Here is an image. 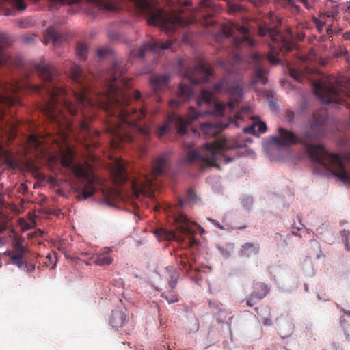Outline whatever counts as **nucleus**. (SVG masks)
<instances>
[{
	"instance_id": "09e8293b",
	"label": "nucleus",
	"mask_w": 350,
	"mask_h": 350,
	"mask_svg": "<svg viewBox=\"0 0 350 350\" xmlns=\"http://www.w3.org/2000/svg\"><path fill=\"white\" fill-rule=\"evenodd\" d=\"M165 298L170 304L177 302L179 300L178 296L175 294H169L168 295H165Z\"/></svg>"
},
{
	"instance_id": "6ab92c4d",
	"label": "nucleus",
	"mask_w": 350,
	"mask_h": 350,
	"mask_svg": "<svg viewBox=\"0 0 350 350\" xmlns=\"http://www.w3.org/2000/svg\"><path fill=\"white\" fill-rule=\"evenodd\" d=\"M110 251L111 250L109 248H105L103 252L94 254L92 258V259L94 260V263L98 266L111 265L113 259L108 255Z\"/></svg>"
},
{
	"instance_id": "864d4df0",
	"label": "nucleus",
	"mask_w": 350,
	"mask_h": 350,
	"mask_svg": "<svg viewBox=\"0 0 350 350\" xmlns=\"http://www.w3.org/2000/svg\"><path fill=\"white\" fill-rule=\"evenodd\" d=\"M29 140H31L36 146L39 145L40 144V141L34 135L29 136Z\"/></svg>"
},
{
	"instance_id": "bb28decb",
	"label": "nucleus",
	"mask_w": 350,
	"mask_h": 350,
	"mask_svg": "<svg viewBox=\"0 0 350 350\" xmlns=\"http://www.w3.org/2000/svg\"><path fill=\"white\" fill-rule=\"evenodd\" d=\"M107 36L111 42H126L125 38L115 29H109Z\"/></svg>"
},
{
	"instance_id": "4d7b16f0",
	"label": "nucleus",
	"mask_w": 350,
	"mask_h": 350,
	"mask_svg": "<svg viewBox=\"0 0 350 350\" xmlns=\"http://www.w3.org/2000/svg\"><path fill=\"white\" fill-rule=\"evenodd\" d=\"M300 2H301L307 8V9H310L311 7L310 6V5L308 4V1L307 0H299Z\"/></svg>"
},
{
	"instance_id": "ddd939ff",
	"label": "nucleus",
	"mask_w": 350,
	"mask_h": 350,
	"mask_svg": "<svg viewBox=\"0 0 350 350\" xmlns=\"http://www.w3.org/2000/svg\"><path fill=\"white\" fill-rule=\"evenodd\" d=\"M270 49L267 55V60L273 65L281 63V56L291 51L296 45H269Z\"/></svg>"
},
{
	"instance_id": "a19ab883",
	"label": "nucleus",
	"mask_w": 350,
	"mask_h": 350,
	"mask_svg": "<svg viewBox=\"0 0 350 350\" xmlns=\"http://www.w3.org/2000/svg\"><path fill=\"white\" fill-rule=\"evenodd\" d=\"M289 73L291 77L297 80V81H301L302 80V76L304 75V73L297 70L295 68H291L289 69Z\"/></svg>"
},
{
	"instance_id": "b1692460",
	"label": "nucleus",
	"mask_w": 350,
	"mask_h": 350,
	"mask_svg": "<svg viewBox=\"0 0 350 350\" xmlns=\"http://www.w3.org/2000/svg\"><path fill=\"white\" fill-rule=\"evenodd\" d=\"M345 316L340 317V324L347 340H350V311L343 310Z\"/></svg>"
},
{
	"instance_id": "423d86ee",
	"label": "nucleus",
	"mask_w": 350,
	"mask_h": 350,
	"mask_svg": "<svg viewBox=\"0 0 350 350\" xmlns=\"http://www.w3.org/2000/svg\"><path fill=\"white\" fill-rule=\"evenodd\" d=\"M198 114L193 107L189 108L187 116L184 119L181 116L175 113H170L167 116L166 122L157 128L155 133L159 138H161L171 131L172 125L176 128L177 132L180 135H184L187 133V127L191 124L193 121L198 119Z\"/></svg>"
},
{
	"instance_id": "473e14b6",
	"label": "nucleus",
	"mask_w": 350,
	"mask_h": 350,
	"mask_svg": "<svg viewBox=\"0 0 350 350\" xmlns=\"http://www.w3.org/2000/svg\"><path fill=\"white\" fill-rule=\"evenodd\" d=\"M263 297L258 295L257 292H252L247 299V305L252 307L262 300Z\"/></svg>"
},
{
	"instance_id": "69168bd1",
	"label": "nucleus",
	"mask_w": 350,
	"mask_h": 350,
	"mask_svg": "<svg viewBox=\"0 0 350 350\" xmlns=\"http://www.w3.org/2000/svg\"><path fill=\"white\" fill-rule=\"evenodd\" d=\"M55 266V263L53 265L52 268H54Z\"/></svg>"
},
{
	"instance_id": "4c0bfd02",
	"label": "nucleus",
	"mask_w": 350,
	"mask_h": 350,
	"mask_svg": "<svg viewBox=\"0 0 350 350\" xmlns=\"http://www.w3.org/2000/svg\"><path fill=\"white\" fill-rule=\"evenodd\" d=\"M186 200L189 202L196 203L199 199L194 190L190 188L186 192Z\"/></svg>"
},
{
	"instance_id": "4be33fe9",
	"label": "nucleus",
	"mask_w": 350,
	"mask_h": 350,
	"mask_svg": "<svg viewBox=\"0 0 350 350\" xmlns=\"http://www.w3.org/2000/svg\"><path fill=\"white\" fill-rule=\"evenodd\" d=\"M274 2L277 7L287 8L293 14L300 12V8L295 4L294 0H274Z\"/></svg>"
},
{
	"instance_id": "6e6d98bb",
	"label": "nucleus",
	"mask_w": 350,
	"mask_h": 350,
	"mask_svg": "<svg viewBox=\"0 0 350 350\" xmlns=\"http://www.w3.org/2000/svg\"><path fill=\"white\" fill-rule=\"evenodd\" d=\"M141 98V93L136 90L134 94V99L135 100H139Z\"/></svg>"
},
{
	"instance_id": "338daca9",
	"label": "nucleus",
	"mask_w": 350,
	"mask_h": 350,
	"mask_svg": "<svg viewBox=\"0 0 350 350\" xmlns=\"http://www.w3.org/2000/svg\"><path fill=\"white\" fill-rule=\"evenodd\" d=\"M55 266V263L53 265L52 268H54Z\"/></svg>"
},
{
	"instance_id": "e2e57ef3",
	"label": "nucleus",
	"mask_w": 350,
	"mask_h": 350,
	"mask_svg": "<svg viewBox=\"0 0 350 350\" xmlns=\"http://www.w3.org/2000/svg\"><path fill=\"white\" fill-rule=\"evenodd\" d=\"M157 99H158L159 101H160L161 100V97L160 96H157Z\"/></svg>"
},
{
	"instance_id": "a211bd4d",
	"label": "nucleus",
	"mask_w": 350,
	"mask_h": 350,
	"mask_svg": "<svg viewBox=\"0 0 350 350\" xmlns=\"http://www.w3.org/2000/svg\"><path fill=\"white\" fill-rule=\"evenodd\" d=\"M169 77L167 75H155L151 77L150 83L153 91L157 94L159 91L165 88L167 85Z\"/></svg>"
},
{
	"instance_id": "e433bc0d",
	"label": "nucleus",
	"mask_w": 350,
	"mask_h": 350,
	"mask_svg": "<svg viewBox=\"0 0 350 350\" xmlns=\"http://www.w3.org/2000/svg\"><path fill=\"white\" fill-rule=\"evenodd\" d=\"M248 109L242 108L241 111H238L236 114H234L233 118H230V122H233L236 126H239V121L243 119V112H247Z\"/></svg>"
},
{
	"instance_id": "bf43d9fd",
	"label": "nucleus",
	"mask_w": 350,
	"mask_h": 350,
	"mask_svg": "<svg viewBox=\"0 0 350 350\" xmlns=\"http://www.w3.org/2000/svg\"><path fill=\"white\" fill-rule=\"evenodd\" d=\"M170 286L174 288L175 287V285H176V282H170Z\"/></svg>"
},
{
	"instance_id": "13d9d810",
	"label": "nucleus",
	"mask_w": 350,
	"mask_h": 350,
	"mask_svg": "<svg viewBox=\"0 0 350 350\" xmlns=\"http://www.w3.org/2000/svg\"><path fill=\"white\" fill-rule=\"evenodd\" d=\"M343 38L346 40H350V31L345 33L343 34Z\"/></svg>"
},
{
	"instance_id": "4468645a",
	"label": "nucleus",
	"mask_w": 350,
	"mask_h": 350,
	"mask_svg": "<svg viewBox=\"0 0 350 350\" xmlns=\"http://www.w3.org/2000/svg\"><path fill=\"white\" fill-rule=\"evenodd\" d=\"M45 44L62 43L69 42L68 35L66 33L60 31L53 27H49L44 34Z\"/></svg>"
},
{
	"instance_id": "5fc2aeb1",
	"label": "nucleus",
	"mask_w": 350,
	"mask_h": 350,
	"mask_svg": "<svg viewBox=\"0 0 350 350\" xmlns=\"http://www.w3.org/2000/svg\"><path fill=\"white\" fill-rule=\"evenodd\" d=\"M169 104L171 107L179 106L180 105V102L176 100H171Z\"/></svg>"
},
{
	"instance_id": "c85d7f7f",
	"label": "nucleus",
	"mask_w": 350,
	"mask_h": 350,
	"mask_svg": "<svg viewBox=\"0 0 350 350\" xmlns=\"http://www.w3.org/2000/svg\"><path fill=\"white\" fill-rule=\"evenodd\" d=\"M253 288H254L253 292L258 293V295L262 296L263 298L265 297H266V295H267V293L269 291V288L267 286V285H266L264 283H261V282L254 283Z\"/></svg>"
},
{
	"instance_id": "3c124183",
	"label": "nucleus",
	"mask_w": 350,
	"mask_h": 350,
	"mask_svg": "<svg viewBox=\"0 0 350 350\" xmlns=\"http://www.w3.org/2000/svg\"><path fill=\"white\" fill-rule=\"evenodd\" d=\"M286 118L288 119V121L290 123L293 122H294V112L291 110H287Z\"/></svg>"
},
{
	"instance_id": "1a4fd4ad",
	"label": "nucleus",
	"mask_w": 350,
	"mask_h": 350,
	"mask_svg": "<svg viewBox=\"0 0 350 350\" xmlns=\"http://www.w3.org/2000/svg\"><path fill=\"white\" fill-rule=\"evenodd\" d=\"M282 19L274 13L270 12L266 16L263 23L259 25L257 36L260 37H268L273 42L277 41L280 37L278 27L281 25Z\"/></svg>"
},
{
	"instance_id": "774afa93",
	"label": "nucleus",
	"mask_w": 350,
	"mask_h": 350,
	"mask_svg": "<svg viewBox=\"0 0 350 350\" xmlns=\"http://www.w3.org/2000/svg\"><path fill=\"white\" fill-rule=\"evenodd\" d=\"M28 73H25V77H27L28 76Z\"/></svg>"
},
{
	"instance_id": "393cba45",
	"label": "nucleus",
	"mask_w": 350,
	"mask_h": 350,
	"mask_svg": "<svg viewBox=\"0 0 350 350\" xmlns=\"http://www.w3.org/2000/svg\"><path fill=\"white\" fill-rule=\"evenodd\" d=\"M24 252H9L8 255L10 257L11 262L16 265L19 268L26 267V263L23 260Z\"/></svg>"
},
{
	"instance_id": "37998d69",
	"label": "nucleus",
	"mask_w": 350,
	"mask_h": 350,
	"mask_svg": "<svg viewBox=\"0 0 350 350\" xmlns=\"http://www.w3.org/2000/svg\"><path fill=\"white\" fill-rule=\"evenodd\" d=\"M209 307L212 309H215L218 311L221 310L222 308V304L221 302H219L217 301H210L209 303Z\"/></svg>"
},
{
	"instance_id": "f03ea898",
	"label": "nucleus",
	"mask_w": 350,
	"mask_h": 350,
	"mask_svg": "<svg viewBox=\"0 0 350 350\" xmlns=\"http://www.w3.org/2000/svg\"><path fill=\"white\" fill-rule=\"evenodd\" d=\"M325 119L323 112L317 111L310 118L306 131L297 135L289 130L280 127L279 136L273 137L272 142L279 146L301 144L316 167L331 172L344 183L350 184V175L346 171L340 157L330 153L323 145L313 143L323 136Z\"/></svg>"
},
{
	"instance_id": "a18cd8bd",
	"label": "nucleus",
	"mask_w": 350,
	"mask_h": 350,
	"mask_svg": "<svg viewBox=\"0 0 350 350\" xmlns=\"http://www.w3.org/2000/svg\"><path fill=\"white\" fill-rule=\"evenodd\" d=\"M111 53H112V51L110 49L106 47L98 50V55L100 57H105Z\"/></svg>"
},
{
	"instance_id": "603ef678",
	"label": "nucleus",
	"mask_w": 350,
	"mask_h": 350,
	"mask_svg": "<svg viewBox=\"0 0 350 350\" xmlns=\"http://www.w3.org/2000/svg\"><path fill=\"white\" fill-rule=\"evenodd\" d=\"M261 321H262V323L264 324V325L269 326V325H271L272 323L271 317H263V318H262Z\"/></svg>"
},
{
	"instance_id": "052dcab7",
	"label": "nucleus",
	"mask_w": 350,
	"mask_h": 350,
	"mask_svg": "<svg viewBox=\"0 0 350 350\" xmlns=\"http://www.w3.org/2000/svg\"><path fill=\"white\" fill-rule=\"evenodd\" d=\"M191 5V1L187 0L185 1V5Z\"/></svg>"
},
{
	"instance_id": "a878e982",
	"label": "nucleus",
	"mask_w": 350,
	"mask_h": 350,
	"mask_svg": "<svg viewBox=\"0 0 350 350\" xmlns=\"http://www.w3.org/2000/svg\"><path fill=\"white\" fill-rule=\"evenodd\" d=\"M193 94V89L190 85L180 83L179 85V98L183 101L189 100Z\"/></svg>"
},
{
	"instance_id": "9d476101",
	"label": "nucleus",
	"mask_w": 350,
	"mask_h": 350,
	"mask_svg": "<svg viewBox=\"0 0 350 350\" xmlns=\"http://www.w3.org/2000/svg\"><path fill=\"white\" fill-rule=\"evenodd\" d=\"M215 92H226L230 96L229 101L227 103V107L229 109L232 110L239 104L242 98V88L237 83L230 86L227 85L226 81L223 79L215 84Z\"/></svg>"
},
{
	"instance_id": "7ed1b4c3",
	"label": "nucleus",
	"mask_w": 350,
	"mask_h": 350,
	"mask_svg": "<svg viewBox=\"0 0 350 350\" xmlns=\"http://www.w3.org/2000/svg\"><path fill=\"white\" fill-rule=\"evenodd\" d=\"M183 146L188 150L185 158L187 162L202 163L204 167H219V165L216 164V161L218 160H222L226 163L233 161L232 157L226 156L223 152L237 149L239 144L237 142L224 138L213 143H207L199 150H190L192 148V144L189 143L184 142Z\"/></svg>"
},
{
	"instance_id": "20e7f679",
	"label": "nucleus",
	"mask_w": 350,
	"mask_h": 350,
	"mask_svg": "<svg viewBox=\"0 0 350 350\" xmlns=\"http://www.w3.org/2000/svg\"><path fill=\"white\" fill-rule=\"evenodd\" d=\"M184 204V200L180 199L178 204H170L166 206L165 211L172 215L175 224L174 232L173 230H167L166 228H159L154 231L155 235L160 239H165L168 241L177 240L179 241L180 234L187 235L189 237V245L193 247L198 243V240L194 237L196 232L195 226H197L196 223L190 221L188 218L180 212V208Z\"/></svg>"
},
{
	"instance_id": "0e129e2a",
	"label": "nucleus",
	"mask_w": 350,
	"mask_h": 350,
	"mask_svg": "<svg viewBox=\"0 0 350 350\" xmlns=\"http://www.w3.org/2000/svg\"><path fill=\"white\" fill-rule=\"evenodd\" d=\"M55 266V263L53 265L52 268H54Z\"/></svg>"
},
{
	"instance_id": "c756f323",
	"label": "nucleus",
	"mask_w": 350,
	"mask_h": 350,
	"mask_svg": "<svg viewBox=\"0 0 350 350\" xmlns=\"http://www.w3.org/2000/svg\"><path fill=\"white\" fill-rule=\"evenodd\" d=\"M213 97V92L203 90L201 91L200 98L197 100V103L198 105H200L202 102H204L206 104H211Z\"/></svg>"
},
{
	"instance_id": "2eb2a0df",
	"label": "nucleus",
	"mask_w": 350,
	"mask_h": 350,
	"mask_svg": "<svg viewBox=\"0 0 350 350\" xmlns=\"http://www.w3.org/2000/svg\"><path fill=\"white\" fill-rule=\"evenodd\" d=\"M227 126L228 124L226 123H221L219 122L214 123L206 122L201 125V131L206 135L215 137L219 135L222 130Z\"/></svg>"
},
{
	"instance_id": "7c9ffc66",
	"label": "nucleus",
	"mask_w": 350,
	"mask_h": 350,
	"mask_svg": "<svg viewBox=\"0 0 350 350\" xmlns=\"http://www.w3.org/2000/svg\"><path fill=\"white\" fill-rule=\"evenodd\" d=\"M197 36L192 31H186L182 36V40L184 44H193L197 41Z\"/></svg>"
},
{
	"instance_id": "f3484780",
	"label": "nucleus",
	"mask_w": 350,
	"mask_h": 350,
	"mask_svg": "<svg viewBox=\"0 0 350 350\" xmlns=\"http://www.w3.org/2000/svg\"><path fill=\"white\" fill-rule=\"evenodd\" d=\"M168 164V157L167 154L159 155L154 161L152 176L156 178L157 176L162 175L166 170Z\"/></svg>"
},
{
	"instance_id": "de8ad7c7",
	"label": "nucleus",
	"mask_w": 350,
	"mask_h": 350,
	"mask_svg": "<svg viewBox=\"0 0 350 350\" xmlns=\"http://www.w3.org/2000/svg\"><path fill=\"white\" fill-rule=\"evenodd\" d=\"M14 247L16 250V252H24V248L23 246V241L22 240H16L14 243Z\"/></svg>"
},
{
	"instance_id": "c03bdc74",
	"label": "nucleus",
	"mask_w": 350,
	"mask_h": 350,
	"mask_svg": "<svg viewBox=\"0 0 350 350\" xmlns=\"http://www.w3.org/2000/svg\"><path fill=\"white\" fill-rule=\"evenodd\" d=\"M180 258L181 260L180 261L181 265L183 266V268L186 269L187 271H189L191 269V265L190 262L187 265V262L184 260L187 258L186 255H181L180 256Z\"/></svg>"
},
{
	"instance_id": "f704fd0d",
	"label": "nucleus",
	"mask_w": 350,
	"mask_h": 350,
	"mask_svg": "<svg viewBox=\"0 0 350 350\" xmlns=\"http://www.w3.org/2000/svg\"><path fill=\"white\" fill-rule=\"evenodd\" d=\"M88 45H77L76 53L79 57L85 59L88 55Z\"/></svg>"
},
{
	"instance_id": "8fccbe9b",
	"label": "nucleus",
	"mask_w": 350,
	"mask_h": 350,
	"mask_svg": "<svg viewBox=\"0 0 350 350\" xmlns=\"http://www.w3.org/2000/svg\"><path fill=\"white\" fill-rule=\"evenodd\" d=\"M243 132L245 133L255 134L256 132V129L255 128L254 124L251 126L245 127L243 129Z\"/></svg>"
},
{
	"instance_id": "ea45409f",
	"label": "nucleus",
	"mask_w": 350,
	"mask_h": 350,
	"mask_svg": "<svg viewBox=\"0 0 350 350\" xmlns=\"http://www.w3.org/2000/svg\"><path fill=\"white\" fill-rule=\"evenodd\" d=\"M341 236L344 237L343 241L345 242V249L347 251H350V245H349V237H350V231L347 230H343L340 232Z\"/></svg>"
},
{
	"instance_id": "412c9836",
	"label": "nucleus",
	"mask_w": 350,
	"mask_h": 350,
	"mask_svg": "<svg viewBox=\"0 0 350 350\" xmlns=\"http://www.w3.org/2000/svg\"><path fill=\"white\" fill-rule=\"evenodd\" d=\"M171 46L172 45L167 44L160 45L161 48L163 50L170 49ZM148 46L151 50H155V49L159 46V45H143L140 49L137 50H133L130 54L131 57L142 58L145 55V52L148 49Z\"/></svg>"
},
{
	"instance_id": "79ce46f5",
	"label": "nucleus",
	"mask_w": 350,
	"mask_h": 350,
	"mask_svg": "<svg viewBox=\"0 0 350 350\" xmlns=\"http://www.w3.org/2000/svg\"><path fill=\"white\" fill-rule=\"evenodd\" d=\"M14 40L10 39V36L5 32H0V44H9Z\"/></svg>"
},
{
	"instance_id": "aec40b11",
	"label": "nucleus",
	"mask_w": 350,
	"mask_h": 350,
	"mask_svg": "<svg viewBox=\"0 0 350 350\" xmlns=\"http://www.w3.org/2000/svg\"><path fill=\"white\" fill-rule=\"evenodd\" d=\"M154 182L151 178H146L144 184L139 186L136 182H131V188L133 194L138 198L140 194L144 193L146 189H152L154 187Z\"/></svg>"
},
{
	"instance_id": "f8f14e48",
	"label": "nucleus",
	"mask_w": 350,
	"mask_h": 350,
	"mask_svg": "<svg viewBox=\"0 0 350 350\" xmlns=\"http://www.w3.org/2000/svg\"><path fill=\"white\" fill-rule=\"evenodd\" d=\"M129 320L128 310L124 307H118L112 310L109 322L113 329L119 330L126 326Z\"/></svg>"
},
{
	"instance_id": "2f4dec72",
	"label": "nucleus",
	"mask_w": 350,
	"mask_h": 350,
	"mask_svg": "<svg viewBox=\"0 0 350 350\" xmlns=\"http://www.w3.org/2000/svg\"><path fill=\"white\" fill-rule=\"evenodd\" d=\"M7 2L18 10H23L26 8V3L24 0H0V4Z\"/></svg>"
},
{
	"instance_id": "72a5a7b5",
	"label": "nucleus",
	"mask_w": 350,
	"mask_h": 350,
	"mask_svg": "<svg viewBox=\"0 0 350 350\" xmlns=\"http://www.w3.org/2000/svg\"><path fill=\"white\" fill-rule=\"evenodd\" d=\"M5 162L6 165L10 169L14 170V169L18 168V165L16 163V161L14 160V159L12 157V156L9 153H6V154H5Z\"/></svg>"
},
{
	"instance_id": "9b49d317",
	"label": "nucleus",
	"mask_w": 350,
	"mask_h": 350,
	"mask_svg": "<svg viewBox=\"0 0 350 350\" xmlns=\"http://www.w3.org/2000/svg\"><path fill=\"white\" fill-rule=\"evenodd\" d=\"M248 61L255 68V72L252 80V85H254L257 83L266 84L268 71L264 68L265 62L264 55L259 53H253L250 54Z\"/></svg>"
},
{
	"instance_id": "39448f33",
	"label": "nucleus",
	"mask_w": 350,
	"mask_h": 350,
	"mask_svg": "<svg viewBox=\"0 0 350 350\" xmlns=\"http://www.w3.org/2000/svg\"><path fill=\"white\" fill-rule=\"evenodd\" d=\"M61 163L64 167L70 169L79 179L83 180L84 185L79 189V200H86L94 194L96 191L94 185L98 183V178L93 173L91 165L88 163L85 165L75 163L72 151L70 148L62 154Z\"/></svg>"
},
{
	"instance_id": "cd10ccee",
	"label": "nucleus",
	"mask_w": 350,
	"mask_h": 350,
	"mask_svg": "<svg viewBox=\"0 0 350 350\" xmlns=\"http://www.w3.org/2000/svg\"><path fill=\"white\" fill-rule=\"evenodd\" d=\"M224 109H225V106L223 104L215 103L214 111L212 112H211L210 111H205L204 112H200V111H197L196 110V112L197 113V114L198 116V118L201 116H204L207 114H211V113L215 114L217 116H220L223 114V111H224Z\"/></svg>"
},
{
	"instance_id": "c9c22d12",
	"label": "nucleus",
	"mask_w": 350,
	"mask_h": 350,
	"mask_svg": "<svg viewBox=\"0 0 350 350\" xmlns=\"http://www.w3.org/2000/svg\"><path fill=\"white\" fill-rule=\"evenodd\" d=\"M300 60L302 62L309 61V62H314L317 59V55L313 49H310V52L307 55H301L299 57Z\"/></svg>"
},
{
	"instance_id": "49530a36",
	"label": "nucleus",
	"mask_w": 350,
	"mask_h": 350,
	"mask_svg": "<svg viewBox=\"0 0 350 350\" xmlns=\"http://www.w3.org/2000/svg\"><path fill=\"white\" fill-rule=\"evenodd\" d=\"M255 128H257V131L263 133L266 131L267 126L265 122H260L259 123L254 124Z\"/></svg>"
},
{
	"instance_id": "f257e3e1",
	"label": "nucleus",
	"mask_w": 350,
	"mask_h": 350,
	"mask_svg": "<svg viewBox=\"0 0 350 350\" xmlns=\"http://www.w3.org/2000/svg\"><path fill=\"white\" fill-rule=\"evenodd\" d=\"M28 68L36 71L44 84L33 85L27 79L14 80L11 83L1 82V120L3 121L6 107L19 104L16 94L20 91L30 90L38 93L44 91L49 99L42 106V110L52 122L61 129H72V124L63 113V109L71 116L76 115L80 111L82 118L79 120V132L87 149L99 145L100 133L89 125V120L95 116L94 110L97 108L103 109L109 116L108 126L112 136L111 144L116 148L124 142H133V131L138 132L145 138L150 136V127L146 124H138V122L146 116L147 108L142 107L137 110L128 107L131 100V94L129 92L131 79L123 77L126 68L122 66V62L118 60L113 62L105 79L103 89L98 92L92 89L81 68L72 64L69 75L76 85L72 91L76 103L68 99L65 89L51 83L55 72L44 59L38 63L30 62Z\"/></svg>"
},
{
	"instance_id": "5701e85b",
	"label": "nucleus",
	"mask_w": 350,
	"mask_h": 350,
	"mask_svg": "<svg viewBox=\"0 0 350 350\" xmlns=\"http://www.w3.org/2000/svg\"><path fill=\"white\" fill-rule=\"evenodd\" d=\"M258 251V246H255L252 243H246L243 245H242L239 253L240 255L242 256L249 257L253 254H257Z\"/></svg>"
},
{
	"instance_id": "dca6fc26",
	"label": "nucleus",
	"mask_w": 350,
	"mask_h": 350,
	"mask_svg": "<svg viewBox=\"0 0 350 350\" xmlns=\"http://www.w3.org/2000/svg\"><path fill=\"white\" fill-rule=\"evenodd\" d=\"M112 174L118 183H122L127 180L125 164L123 160L117 159L112 167Z\"/></svg>"
},
{
	"instance_id": "680f3d73",
	"label": "nucleus",
	"mask_w": 350,
	"mask_h": 350,
	"mask_svg": "<svg viewBox=\"0 0 350 350\" xmlns=\"http://www.w3.org/2000/svg\"><path fill=\"white\" fill-rule=\"evenodd\" d=\"M47 258L49 259V260H51L52 259V256L51 254H49L47 256Z\"/></svg>"
},
{
	"instance_id": "6e6552de",
	"label": "nucleus",
	"mask_w": 350,
	"mask_h": 350,
	"mask_svg": "<svg viewBox=\"0 0 350 350\" xmlns=\"http://www.w3.org/2000/svg\"><path fill=\"white\" fill-rule=\"evenodd\" d=\"M222 35L226 38H232L233 44H256L250 29L235 23L223 24L221 27Z\"/></svg>"
},
{
	"instance_id": "0eeeda50",
	"label": "nucleus",
	"mask_w": 350,
	"mask_h": 350,
	"mask_svg": "<svg viewBox=\"0 0 350 350\" xmlns=\"http://www.w3.org/2000/svg\"><path fill=\"white\" fill-rule=\"evenodd\" d=\"M178 65L183 76L194 85L207 82L212 75L211 65L202 59H200L193 68H185L182 60L178 62Z\"/></svg>"
},
{
	"instance_id": "58836bf2",
	"label": "nucleus",
	"mask_w": 350,
	"mask_h": 350,
	"mask_svg": "<svg viewBox=\"0 0 350 350\" xmlns=\"http://www.w3.org/2000/svg\"><path fill=\"white\" fill-rule=\"evenodd\" d=\"M11 61V57L5 53L4 45H0V66Z\"/></svg>"
}]
</instances>
